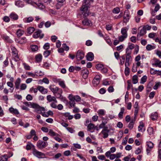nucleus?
Masks as SVG:
<instances>
[{
  "mask_svg": "<svg viewBox=\"0 0 161 161\" xmlns=\"http://www.w3.org/2000/svg\"><path fill=\"white\" fill-rule=\"evenodd\" d=\"M90 5L89 0H83V4L81 8V14L84 17H87L89 14L88 8Z\"/></svg>",
  "mask_w": 161,
  "mask_h": 161,
  "instance_id": "obj_1",
  "label": "nucleus"
},
{
  "mask_svg": "<svg viewBox=\"0 0 161 161\" xmlns=\"http://www.w3.org/2000/svg\"><path fill=\"white\" fill-rule=\"evenodd\" d=\"M32 153L34 156L39 158H44L45 156L44 153L38 151L35 148L33 149Z\"/></svg>",
  "mask_w": 161,
  "mask_h": 161,
  "instance_id": "obj_2",
  "label": "nucleus"
},
{
  "mask_svg": "<svg viewBox=\"0 0 161 161\" xmlns=\"http://www.w3.org/2000/svg\"><path fill=\"white\" fill-rule=\"evenodd\" d=\"M32 108L35 109L36 112L39 114H40L42 111H44L46 110L44 107L40 106L36 103H34Z\"/></svg>",
  "mask_w": 161,
  "mask_h": 161,
  "instance_id": "obj_3",
  "label": "nucleus"
},
{
  "mask_svg": "<svg viewBox=\"0 0 161 161\" xmlns=\"http://www.w3.org/2000/svg\"><path fill=\"white\" fill-rule=\"evenodd\" d=\"M48 145L47 142L39 140L37 143V146L38 148L42 149L45 148Z\"/></svg>",
  "mask_w": 161,
  "mask_h": 161,
  "instance_id": "obj_4",
  "label": "nucleus"
},
{
  "mask_svg": "<svg viewBox=\"0 0 161 161\" xmlns=\"http://www.w3.org/2000/svg\"><path fill=\"white\" fill-rule=\"evenodd\" d=\"M101 78L100 75H97L95 76L93 81V84L94 86H96L99 84Z\"/></svg>",
  "mask_w": 161,
  "mask_h": 161,
  "instance_id": "obj_5",
  "label": "nucleus"
},
{
  "mask_svg": "<svg viewBox=\"0 0 161 161\" xmlns=\"http://www.w3.org/2000/svg\"><path fill=\"white\" fill-rule=\"evenodd\" d=\"M50 89L51 91L53 93L54 95H56V94L59 92L60 93H62V90L60 88H59L57 87H50Z\"/></svg>",
  "mask_w": 161,
  "mask_h": 161,
  "instance_id": "obj_6",
  "label": "nucleus"
},
{
  "mask_svg": "<svg viewBox=\"0 0 161 161\" xmlns=\"http://www.w3.org/2000/svg\"><path fill=\"white\" fill-rule=\"evenodd\" d=\"M44 36V34L42 33V31L41 30H38L35 32L33 35L34 38H36L39 37L40 38H42Z\"/></svg>",
  "mask_w": 161,
  "mask_h": 161,
  "instance_id": "obj_7",
  "label": "nucleus"
},
{
  "mask_svg": "<svg viewBox=\"0 0 161 161\" xmlns=\"http://www.w3.org/2000/svg\"><path fill=\"white\" fill-rule=\"evenodd\" d=\"M147 147L146 151L147 154H148L150 153L151 149L153 147V144L151 141H148L147 142Z\"/></svg>",
  "mask_w": 161,
  "mask_h": 161,
  "instance_id": "obj_8",
  "label": "nucleus"
},
{
  "mask_svg": "<svg viewBox=\"0 0 161 161\" xmlns=\"http://www.w3.org/2000/svg\"><path fill=\"white\" fill-rule=\"evenodd\" d=\"M84 57V53L80 50H78L76 55V58L78 60H80L83 59Z\"/></svg>",
  "mask_w": 161,
  "mask_h": 161,
  "instance_id": "obj_9",
  "label": "nucleus"
},
{
  "mask_svg": "<svg viewBox=\"0 0 161 161\" xmlns=\"http://www.w3.org/2000/svg\"><path fill=\"white\" fill-rule=\"evenodd\" d=\"M69 98L70 100L69 102V104L71 107H74L75 106V100H74L73 97V95L70 94L69 96Z\"/></svg>",
  "mask_w": 161,
  "mask_h": 161,
  "instance_id": "obj_10",
  "label": "nucleus"
},
{
  "mask_svg": "<svg viewBox=\"0 0 161 161\" xmlns=\"http://www.w3.org/2000/svg\"><path fill=\"white\" fill-rule=\"evenodd\" d=\"M85 125L87 126V131L92 133L94 131V125L93 124L90 123L88 125L85 124Z\"/></svg>",
  "mask_w": 161,
  "mask_h": 161,
  "instance_id": "obj_11",
  "label": "nucleus"
},
{
  "mask_svg": "<svg viewBox=\"0 0 161 161\" xmlns=\"http://www.w3.org/2000/svg\"><path fill=\"white\" fill-rule=\"evenodd\" d=\"M47 101L49 102H55V103H57V101L55 97H52L51 95H48L47 96Z\"/></svg>",
  "mask_w": 161,
  "mask_h": 161,
  "instance_id": "obj_12",
  "label": "nucleus"
},
{
  "mask_svg": "<svg viewBox=\"0 0 161 161\" xmlns=\"http://www.w3.org/2000/svg\"><path fill=\"white\" fill-rule=\"evenodd\" d=\"M82 24L83 25L86 26H91L92 25L91 21L87 19H84L82 21Z\"/></svg>",
  "mask_w": 161,
  "mask_h": 161,
  "instance_id": "obj_13",
  "label": "nucleus"
},
{
  "mask_svg": "<svg viewBox=\"0 0 161 161\" xmlns=\"http://www.w3.org/2000/svg\"><path fill=\"white\" fill-rule=\"evenodd\" d=\"M152 65L156 67L158 66L159 68H161V61L158 59H155L154 63L152 64Z\"/></svg>",
  "mask_w": 161,
  "mask_h": 161,
  "instance_id": "obj_14",
  "label": "nucleus"
},
{
  "mask_svg": "<svg viewBox=\"0 0 161 161\" xmlns=\"http://www.w3.org/2000/svg\"><path fill=\"white\" fill-rule=\"evenodd\" d=\"M38 89L42 94H45L47 93V89L45 88L42 86H38Z\"/></svg>",
  "mask_w": 161,
  "mask_h": 161,
  "instance_id": "obj_15",
  "label": "nucleus"
},
{
  "mask_svg": "<svg viewBox=\"0 0 161 161\" xmlns=\"http://www.w3.org/2000/svg\"><path fill=\"white\" fill-rule=\"evenodd\" d=\"M87 59L90 61L92 60L94 58V55L91 52L89 53L86 56Z\"/></svg>",
  "mask_w": 161,
  "mask_h": 161,
  "instance_id": "obj_16",
  "label": "nucleus"
},
{
  "mask_svg": "<svg viewBox=\"0 0 161 161\" xmlns=\"http://www.w3.org/2000/svg\"><path fill=\"white\" fill-rule=\"evenodd\" d=\"M15 5L19 7L22 8L24 6V3L21 1L18 0L15 2Z\"/></svg>",
  "mask_w": 161,
  "mask_h": 161,
  "instance_id": "obj_17",
  "label": "nucleus"
},
{
  "mask_svg": "<svg viewBox=\"0 0 161 161\" xmlns=\"http://www.w3.org/2000/svg\"><path fill=\"white\" fill-rule=\"evenodd\" d=\"M21 82L20 79L19 78H18L16 80L15 83V88L17 89H19V88L20 84Z\"/></svg>",
  "mask_w": 161,
  "mask_h": 161,
  "instance_id": "obj_18",
  "label": "nucleus"
},
{
  "mask_svg": "<svg viewBox=\"0 0 161 161\" xmlns=\"http://www.w3.org/2000/svg\"><path fill=\"white\" fill-rule=\"evenodd\" d=\"M151 118L153 120H155L157 119L158 117V114L157 112H155L152 114Z\"/></svg>",
  "mask_w": 161,
  "mask_h": 161,
  "instance_id": "obj_19",
  "label": "nucleus"
},
{
  "mask_svg": "<svg viewBox=\"0 0 161 161\" xmlns=\"http://www.w3.org/2000/svg\"><path fill=\"white\" fill-rule=\"evenodd\" d=\"M9 17L10 18L14 20H17L18 18V15L14 13H11Z\"/></svg>",
  "mask_w": 161,
  "mask_h": 161,
  "instance_id": "obj_20",
  "label": "nucleus"
},
{
  "mask_svg": "<svg viewBox=\"0 0 161 161\" xmlns=\"http://www.w3.org/2000/svg\"><path fill=\"white\" fill-rule=\"evenodd\" d=\"M130 19L129 15L128 14H126L125 13L124 16L123 22L124 23H127L128 21Z\"/></svg>",
  "mask_w": 161,
  "mask_h": 161,
  "instance_id": "obj_21",
  "label": "nucleus"
},
{
  "mask_svg": "<svg viewBox=\"0 0 161 161\" xmlns=\"http://www.w3.org/2000/svg\"><path fill=\"white\" fill-rule=\"evenodd\" d=\"M125 108L124 107H122L120 108V112L119 113L118 116L119 117L122 119L123 118V114L125 112Z\"/></svg>",
  "mask_w": 161,
  "mask_h": 161,
  "instance_id": "obj_22",
  "label": "nucleus"
},
{
  "mask_svg": "<svg viewBox=\"0 0 161 161\" xmlns=\"http://www.w3.org/2000/svg\"><path fill=\"white\" fill-rule=\"evenodd\" d=\"M33 20L34 19L32 17H30L28 18H24L23 19V21L25 23H30L32 22Z\"/></svg>",
  "mask_w": 161,
  "mask_h": 161,
  "instance_id": "obj_23",
  "label": "nucleus"
},
{
  "mask_svg": "<svg viewBox=\"0 0 161 161\" xmlns=\"http://www.w3.org/2000/svg\"><path fill=\"white\" fill-rule=\"evenodd\" d=\"M9 111L12 113H14L15 114H19V112L16 109H14L13 108H10L9 109Z\"/></svg>",
  "mask_w": 161,
  "mask_h": 161,
  "instance_id": "obj_24",
  "label": "nucleus"
},
{
  "mask_svg": "<svg viewBox=\"0 0 161 161\" xmlns=\"http://www.w3.org/2000/svg\"><path fill=\"white\" fill-rule=\"evenodd\" d=\"M24 31L20 29H19L17 30L16 34L18 37H20L24 34Z\"/></svg>",
  "mask_w": 161,
  "mask_h": 161,
  "instance_id": "obj_25",
  "label": "nucleus"
},
{
  "mask_svg": "<svg viewBox=\"0 0 161 161\" xmlns=\"http://www.w3.org/2000/svg\"><path fill=\"white\" fill-rule=\"evenodd\" d=\"M144 125L143 124H140L138 127V130L140 132H144L145 130L144 128Z\"/></svg>",
  "mask_w": 161,
  "mask_h": 161,
  "instance_id": "obj_26",
  "label": "nucleus"
},
{
  "mask_svg": "<svg viewBox=\"0 0 161 161\" xmlns=\"http://www.w3.org/2000/svg\"><path fill=\"white\" fill-rule=\"evenodd\" d=\"M146 33V30L143 27L140 30L139 33L138 34L137 36L139 35L140 36H142Z\"/></svg>",
  "mask_w": 161,
  "mask_h": 161,
  "instance_id": "obj_27",
  "label": "nucleus"
},
{
  "mask_svg": "<svg viewBox=\"0 0 161 161\" xmlns=\"http://www.w3.org/2000/svg\"><path fill=\"white\" fill-rule=\"evenodd\" d=\"M35 103L31 102H24L23 103L26 106H28L30 108H32Z\"/></svg>",
  "mask_w": 161,
  "mask_h": 161,
  "instance_id": "obj_28",
  "label": "nucleus"
},
{
  "mask_svg": "<svg viewBox=\"0 0 161 161\" xmlns=\"http://www.w3.org/2000/svg\"><path fill=\"white\" fill-rule=\"evenodd\" d=\"M0 158L1 160L2 161H7L8 159V157L7 155L5 154L0 156Z\"/></svg>",
  "mask_w": 161,
  "mask_h": 161,
  "instance_id": "obj_29",
  "label": "nucleus"
},
{
  "mask_svg": "<svg viewBox=\"0 0 161 161\" xmlns=\"http://www.w3.org/2000/svg\"><path fill=\"white\" fill-rule=\"evenodd\" d=\"M22 64L25 70H30L31 69V67L26 63H23Z\"/></svg>",
  "mask_w": 161,
  "mask_h": 161,
  "instance_id": "obj_30",
  "label": "nucleus"
},
{
  "mask_svg": "<svg viewBox=\"0 0 161 161\" xmlns=\"http://www.w3.org/2000/svg\"><path fill=\"white\" fill-rule=\"evenodd\" d=\"M155 48V47L152 46L150 44H148L146 47V49L148 51H150L154 49Z\"/></svg>",
  "mask_w": 161,
  "mask_h": 161,
  "instance_id": "obj_31",
  "label": "nucleus"
},
{
  "mask_svg": "<svg viewBox=\"0 0 161 161\" xmlns=\"http://www.w3.org/2000/svg\"><path fill=\"white\" fill-rule=\"evenodd\" d=\"M31 47L32 51L33 52L37 51L38 49V46L36 45H32Z\"/></svg>",
  "mask_w": 161,
  "mask_h": 161,
  "instance_id": "obj_32",
  "label": "nucleus"
},
{
  "mask_svg": "<svg viewBox=\"0 0 161 161\" xmlns=\"http://www.w3.org/2000/svg\"><path fill=\"white\" fill-rule=\"evenodd\" d=\"M35 29L33 27H30L27 29V33L31 34L34 31Z\"/></svg>",
  "mask_w": 161,
  "mask_h": 161,
  "instance_id": "obj_33",
  "label": "nucleus"
},
{
  "mask_svg": "<svg viewBox=\"0 0 161 161\" xmlns=\"http://www.w3.org/2000/svg\"><path fill=\"white\" fill-rule=\"evenodd\" d=\"M121 33L122 35L127 36V30L124 28H122L121 30Z\"/></svg>",
  "mask_w": 161,
  "mask_h": 161,
  "instance_id": "obj_34",
  "label": "nucleus"
},
{
  "mask_svg": "<svg viewBox=\"0 0 161 161\" xmlns=\"http://www.w3.org/2000/svg\"><path fill=\"white\" fill-rule=\"evenodd\" d=\"M36 59L37 62H40L42 60V55L41 54H38L36 56Z\"/></svg>",
  "mask_w": 161,
  "mask_h": 161,
  "instance_id": "obj_35",
  "label": "nucleus"
},
{
  "mask_svg": "<svg viewBox=\"0 0 161 161\" xmlns=\"http://www.w3.org/2000/svg\"><path fill=\"white\" fill-rule=\"evenodd\" d=\"M138 82V77L136 75H134L132 77V82L134 84L137 83Z\"/></svg>",
  "mask_w": 161,
  "mask_h": 161,
  "instance_id": "obj_36",
  "label": "nucleus"
},
{
  "mask_svg": "<svg viewBox=\"0 0 161 161\" xmlns=\"http://www.w3.org/2000/svg\"><path fill=\"white\" fill-rule=\"evenodd\" d=\"M135 121V120H132L129 123L128 127L130 129H132L133 128L134 124Z\"/></svg>",
  "mask_w": 161,
  "mask_h": 161,
  "instance_id": "obj_37",
  "label": "nucleus"
},
{
  "mask_svg": "<svg viewBox=\"0 0 161 161\" xmlns=\"http://www.w3.org/2000/svg\"><path fill=\"white\" fill-rule=\"evenodd\" d=\"M32 147L33 148V149L35 148V146L31 143H30L27 145L26 146V149L27 150H29Z\"/></svg>",
  "mask_w": 161,
  "mask_h": 161,
  "instance_id": "obj_38",
  "label": "nucleus"
},
{
  "mask_svg": "<svg viewBox=\"0 0 161 161\" xmlns=\"http://www.w3.org/2000/svg\"><path fill=\"white\" fill-rule=\"evenodd\" d=\"M48 134L52 136H57L58 135V134L55 133L53 130L51 129L49 130Z\"/></svg>",
  "mask_w": 161,
  "mask_h": 161,
  "instance_id": "obj_39",
  "label": "nucleus"
},
{
  "mask_svg": "<svg viewBox=\"0 0 161 161\" xmlns=\"http://www.w3.org/2000/svg\"><path fill=\"white\" fill-rule=\"evenodd\" d=\"M103 66L101 64H97L96 65V68L98 70H101L103 68Z\"/></svg>",
  "mask_w": 161,
  "mask_h": 161,
  "instance_id": "obj_40",
  "label": "nucleus"
},
{
  "mask_svg": "<svg viewBox=\"0 0 161 161\" xmlns=\"http://www.w3.org/2000/svg\"><path fill=\"white\" fill-rule=\"evenodd\" d=\"M147 131L150 135L153 134L154 132L153 129L152 127H149L147 129Z\"/></svg>",
  "mask_w": 161,
  "mask_h": 161,
  "instance_id": "obj_41",
  "label": "nucleus"
},
{
  "mask_svg": "<svg viewBox=\"0 0 161 161\" xmlns=\"http://www.w3.org/2000/svg\"><path fill=\"white\" fill-rule=\"evenodd\" d=\"M73 99H75L74 100L76 102H79L81 100L80 97L78 95L74 96L73 95Z\"/></svg>",
  "mask_w": 161,
  "mask_h": 161,
  "instance_id": "obj_42",
  "label": "nucleus"
},
{
  "mask_svg": "<svg viewBox=\"0 0 161 161\" xmlns=\"http://www.w3.org/2000/svg\"><path fill=\"white\" fill-rule=\"evenodd\" d=\"M129 65H126L125 66V74L126 75H129L130 73V69L128 68Z\"/></svg>",
  "mask_w": 161,
  "mask_h": 161,
  "instance_id": "obj_43",
  "label": "nucleus"
},
{
  "mask_svg": "<svg viewBox=\"0 0 161 161\" xmlns=\"http://www.w3.org/2000/svg\"><path fill=\"white\" fill-rule=\"evenodd\" d=\"M134 47V45L133 44H129L128 47L126 49V53H127V52L129 50V49L132 50Z\"/></svg>",
  "mask_w": 161,
  "mask_h": 161,
  "instance_id": "obj_44",
  "label": "nucleus"
},
{
  "mask_svg": "<svg viewBox=\"0 0 161 161\" xmlns=\"http://www.w3.org/2000/svg\"><path fill=\"white\" fill-rule=\"evenodd\" d=\"M147 76L146 75L143 76L141 79L140 83L141 84H144L147 80Z\"/></svg>",
  "mask_w": 161,
  "mask_h": 161,
  "instance_id": "obj_45",
  "label": "nucleus"
},
{
  "mask_svg": "<svg viewBox=\"0 0 161 161\" xmlns=\"http://www.w3.org/2000/svg\"><path fill=\"white\" fill-rule=\"evenodd\" d=\"M108 132L104 131V130H102L101 132V133L103 135V137L104 138H106L108 137Z\"/></svg>",
  "mask_w": 161,
  "mask_h": 161,
  "instance_id": "obj_46",
  "label": "nucleus"
},
{
  "mask_svg": "<svg viewBox=\"0 0 161 161\" xmlns=\"http://www.w3.org/2000/svg\"><path fill=\"white\" fill-rule=\"evenodd\" d=\"M11 48L12 50V52L13 54V55L18 53L16 49L14 47L11 46Z\"/></svg>",
  "mask_w": 161,
  "mask_h": 161,
  "instance_id": "obj_47",
  "label": "nucleus"
},
{
  "mask_svg": "<svg viewBox=\"0 0 161 161\" xmlns=\"http://www.w3.org/2000/svg\"><path fill=\"white\" fill-rule=\"evenodd\" d=\"M131 57H126V61L125 64V66H126V65H130V59H131Z\"/></svg>",
  "mask_w": 161,
  "mask_h": 161,
  "instance_id": "obj_48",
  "label": "nucleus"
},
{
  "mask_svg": "<svg viewBox=\"0 0 161 161\" xmlns=\"http://www.w3.org/2000/svg\"><path fill=\"white\" fill-rule=\"evenodd\" d=\"M58 83L59 85L63 88H64L66 86L64 81H58Z\"/></svg>",
  "mask_w": 161,
  "mask_h": 161,
  "instance_id": "obj_49",
  "label": "nucleus"
},
{
  "mask_svg": "<svg viewBox=\"0 0 161 161\" xmlns=\"http://www.w3.org/2000/svg\"><path fill=\"white\" fill-rule=\"evenodd\" d=\"M97 113L99 115H104L105 112L104 110L101 109L98 110Z\"/></svg>",
  "mask_w": 161,
  "mask_h": 161,
  "instance_id": "obj_50",
  "label": "nucleus"
},
{
  "mask_svg": "<svg viewBox=\"0 0 161 161\" xmlns=\"http://www.w3.org/2000/svg\"><path fill=\"white\" fill-rule=\"evenodd\" d=\"M26 74L28 76L32 77H35L36 75L35 73H33L31 72H26Z\"/></svg>",
  "mask_w": 161,
  "mask_h": 161,
  "instance_id": "obj_51",
  "label": "nucleus"
},
{
  "mask_svg": "<svg viewBox=\"0 0 161 161\" xmlns=\"http://www.w3.org/2000/svg\"><path fill=\"white\" fill-rule=\"evenodd\" d=\"M13 56L15 61H17L19 60V57L18 54V53L13 55Z\"/></svg>",
  "mask_w": 161,
  "mask_h": 161,
  "instance_id": "obj_52",
  "label": "nucleus"
},
{
  "mask_svg": "<svg viewBox=\"0 0 161 161\" xmlns=\"http://www.w3.org/2000/svg\"><path fill=\"white\" fill-rule=\"evenodd\" d=\"M83 75H86V77H87L88 75L89 74V71L87 69H85L83 70Z\"/></svg>",
  "mask_w": 161,
  "mask_h": 161,
  "instance_id": "obj_53",
  "label": "nucleus"
},
{
  "mask_svg": "<svg viewBox=\"0 0 161 161\" xmlns=\"http://www.w3.org/2000/svg\"><path fill=\"white\" fill-rule=\"evenodd\" d=\"M50 54V51H46L44 52L43 53V55L45 57H47Z\"/></svg>",
  "mask_w": 161,
  "mask_h": 161,
  "instance_id": "obj_54",
  "label": "nucleus"
},
{
  "mask_svg": "<svg viewBox=\"0 0 161 161\" xmlns=\"http://www.w3.org/2000/svg\"><path fill=\"white\" fill-rule=\"evenodd\" d=\"M157 70H154L153 69L151 68L150 70V73L151 75H154L157 73Z\"/></svg>",
  "mask_w": 161,
  "mask_h": 161,
  "instance_id": "obj_55",
  "label": "nucleus"
},
{
  "mask_svg": "<svg viewBox=\"0 0 161 161\" xmlns=\"http://www.w3.org/2000/svg\"><path fill=\"white\" fill-rule=\"evenodd\" d=\"M120 12V9L118 7L114 8L113 11L114 13L118 14Z\"/></svg>",
  "mask_w": 161,
  "mask_h": 161,
  "instance_id": "obj_56",
  "label": "nucleus"
},
{
  "mask_svg": "<svg viewBox=\"0 0 161 161\" xmlns=\"http://www.w3.org/2000/svg\"><path fill=\"white\" fill-rule=\"evenodd\" d=\"M121 59H120V64L121 65H123L125 62V57L124 55L122 56L121 57Z\"/></svg>",
  "mask_w": 161,
  "mask_h": 161,
  "instance_id": "obj_57",
  "label": "nucleus"
},
{
  "mask_svg": "<svg viewBox=\"0 0 161 161\" xmlns=\"http://www.w3.org/2000/svg\"><path fill=\"white\" fill-rule=\"evenodd\" d=\"M132 71L133 72H135L137 71V67L135 64L133 65Z\"/></svg>",
  "mask_w": 161,
  "mask_h": 161,
  "instance_id": "obj_58",
  "label": "nucleus"
},
{
  "mask_svg": "<svg viewBox=\"0 0 161 161\" xmlns=\"http://www.w3.org/2000/svg\"><path fill=\"white\" fill-rule=\"evenodd\" d=\"M127 37L126 36H124L123 35L119 37V41L121 42H123L125 40V39Z\"/></svg>",
  "mask_w": 161,
  "mask_h": 161,
  "instance_id": "obj_59",
  "label": "nucleus"
},
{
  "mask_svg": "<svg viewBox=\"0 0 161 161\" xmlns=\"http://www.w3.org/2000/svg\"><path fill=\"white\" fill-rule=\"evenodd\" d=\"M27 85L24 83L22 84L20 86V89L21 90H24L26 89Z\"/></svg>",
  "mask_w": 161,
  "mask_h": 161,
  "instance_id": "obj_60",
  "label": "nucleus"
},
{
  "mask_svg": "<svg viewBox=\"0 0 161 161\" xmlns=\"http://www.w3.org/2000/svg\"><path fill=\"white\" fill-rule=\"evenodd\" d=\"M50 47V44L48 43H46L43 46V48L45 49H48Z\"/></svg>",
  "mask_w": 161,
  "mask_h": 161,
  "instance_id": "obj_61",
  "label": "nucleus"
},
{
  "mask_svg": "<svg viewBox=\"0 0 161 161\" xmlns=\"http://www.w3.org/2000/svg\"><path fill=\"white\" fill-rule=\"evenodd\" d=\"M3 38L4 39L7 40L9 42H12V41L10 39L9 37L8 36H3Z\"/></svg>",
  "mask_w": 161,
  "mask_h": 161,
  "instance_id": "obj_62",
  "label": "nucleus"
},
{
  "mask_svg": "<svg viewBox=\"0 0 161 161\" xmlns=\"http://www.w3.org/2000/svg\"><path fill=\"white\" fill-rule=\"evenodd\" d=\"M128 138L127 137H125L124 138L122 141V144L123 145H125L127 143V140Z\"/></svg>",
  "mask_w": 161,
  "mask_h": 161,
  "instance_id": "obj_63",
  "label": "nucleus"
},
{
  "mask_svg": "<svg viewBox=\"0 0 161 161\" xmlns=\"http://www.w3.org/2000/svg\"><path fill=\"white\" fill-rule=\"evenodd\" d=\"M3 20L6 22H8L10 20L9 18L7 16H5L3 18Z\"/></svg>",
  "mask_w": 161,
  "mask_h": 161,
  "instance_id": "obj_64",
  "label": "nucleus"
}]
</instances>
